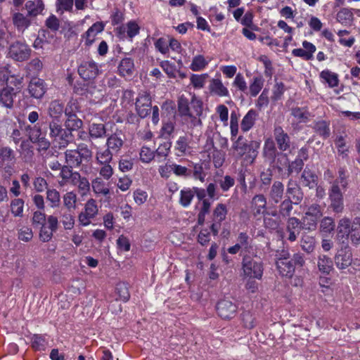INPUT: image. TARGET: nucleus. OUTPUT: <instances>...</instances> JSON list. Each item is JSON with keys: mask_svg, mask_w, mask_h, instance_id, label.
Listing matches in <instances>:
<instances>
[{"mask_svg": "<svg viewBox=\"0 0 360 360\" xmlns=\"http://www.w3.org/2000/svg\"><path fill=\"white\" fill-rule=\"evenodd\" d=\"M353 19L352 13L347 8L341 9L337 14V20L342 25H347L352 22Z\"/></svg>", "mask_w": 360, "mask_h": 360, "instance_id": "64", "label": "nucleus"}, {"mask_svg": "<svg viewBox=\"0 0 360 360\" xmlns=\"http://www.w3.org/2000/svg\"><path fill=\"white\" fill-rule=\"evenodd\" d=\"M241 264L243 274L245 277L250 279H262L264 272V264L261 259L257 255H244Z\"/></svg>", "mask_w": 360, "mask_h": 360, "instance_id": "3", "label": "nucleus"}, {"mask_svg": "<svg viewBox=\"0 0 360 360\" xmlns=\"http://www.w3.org/2000/svg\"><path fill=\"white\" fill-rule=\"evenodd\" d=\"M100 72L98 64L94 60L84 61L78 67V73L84 80L95 79Z\"/></svg>", "mask_w": 360, "mask_h": 360, "instance_id": "11", "label": "nucleus"}, {"mask_svg": "<svg viewBox=\"0 0 360 360\" xmlns=\"http://www.w3.org/2000/svg\"><path fill=\"white\" fill-rule=\"evenodd\" d=\"M72 185L77 186L78 189L86 193L90 189V183L85 176H82L77 172H75V176L72 180Z\"/></svg>", "mask_w": 360, "mask_h": 360, "instance_id": "38", "label": "nucleus"}, {"mask_svg": "<svg viewBox=\"0 0 360 360\" xmlns=\"http://www.w3.org/2000/svg\"><path fill=\"white\" fill-rule=\"evenodd\" d=\"M237 309L236 304L228 300H222L217 305V314L224 319H230L234 317Z\"/></svg>", "mask_w": 360, "mask_h": 360, "instance_id": "13", "label": "nucleus"}, {"mask_svg": "<svg viewBox=\"0 0 360 360\" xmlns=\"http://www.w3.org/2000/svg\"><path fill=\"white\" fill-rule=\"evenodd\" d=\"M134 61L129 58H125L121 60L118 70L123 76L131 75L134 70Z\"/></svg>", "mask_w": 360, "mask_h": 360, "instance_id": "50", "label": "nucleus"}, {"mask_svg": "<svg viewBox=\"0 0 360 360\" xmlns=\"http://www.w3.org/2000/svg\"><path fill=\"white\" fill-rule=\"evenodd\" d=\"M106 129L103 124L93 123L89 127V139H103L105 136Z\"/></svg>", "mask_w": 360, "mask_h": 360, "instance_id": "35", "label": "nucleus"}, {"mask_svg": "<svg viewBox=\"0 0 360 360\" xmlns=\"http://www.w3.org/2000/svg\"><path fill=\"white\" fill-rule=\"evenodd\" d=\"M92 188L97 195H107L110 193V189L101 178L97 177L92 181Z\"/></svg>", "mask_w": 360, "mask_h": 360, "instance_id": "43", "label": "nucleus"}, {"mask_svg": "<svg viewBox=\"0 0 360 360\" xmlns=\"http://www.w3.org/2000/svg\"><path fill=\"white\" fill-rule=\"evenodd\" d=\"M320 77L330 88L335 87L338 85L339 79L337 73L333 72L329 70H324L320 73Z\"/></svg>", "mask_w": 360, "mask_h": 360, "instance_id": "41", "label": "nucleus"}, {"mask_svg": "<svg viewBox=\"0 0 360 360\" xmlns=\"http://www.w3.org/2000/svg\"><path fill=\"white\" fill-rule=\"evenodd\" d=\"M46 89L44 81L39 78H33L28 85L30 96L36 99L41 98L46 92Z\"/></svg>", "mask_w": 360, "mask_h": 360, "instance_id": "17", "label": "nucleus"}, {"mask_svg": "<svg viewBox=\"0 0 360 360\" xmlns=\"http://www.w3.org/2000/svg\"><path fill=\"white\" fill-rule=\"evenodd\" d=\"M124 140L125 138L123 133L121 131H116L107 138L105 146L114 155H117L120 153L124 146Z\"/></svg>", "mask_w": 360, "mask_h": 360, "instance_id": "14", "label": "nucleus"}, {"mask_svg": "<svg viewBox=\"0 0 360 360\" xmlns=\"http://www.w3.org/2000/svg\"><path fill=\"white\" fill-rule=\"evenodd\" d=\"M266 198L263 194L255 195L251 200V209L254 216L265 214L266 211Z\"/></svg>", "mask_w": 360, "mask_h": 360, "instance_id": "24", "label": "nucleus"}, {"mask_svg": "<svg viewBox=\"0 0 360 360\" xmlns=\"http://www.w3.org/2000/svg\"><path fill=\"white\" fill-rule=\"evenodd\" d=\"M14 96L15 93L13 88L10 86L4 87L0 91V104L6 108H12Z\"/></svg>", "mask_w": 360, "mask_h": 360, "instance_id": "29", "label": "nucleus"}, {"mask_svg": "<svg viewBox=\"0 0 360 360\" xmlns=\"http://www.w3.org/2000/svg\"><path fill=\"white\" fill-rule=\"evenodd\" d=\"M95 158L98 165L110 163L114 154L106 147L105 149L97 148Z\"/></svg>", "mask_w": 360, "mask_h": 360, "instance_id": "36", "label": "nucleus"}, {"mask_svg": "<svg viewBox=\"0 0 360 360\" xmlns=\"http://www.w3.org/2000/svg\"><path fill=\"white\" fill-rule=\"evenodd\" d=\"M311 127L319 136L324 139H328L330 135L329 122L323 120L315 121Z\"/></svg>", "mask_w": 360, "mask_h": 360, "instance_id": "31", "label": "nucleus"}, {"mask_svg": "<svg viewBox=\"0 0 360 360\" xmlns=\"http://www.w3.org/2000/svg\"><path fill=\"white\" fill-rule=\"evenodd\" d=\"M15 153L14 150L8 146H4L0 150V169L6 163L15 164Z\"/></svg>", "mask_w": 360, "mask_h": 360, "instance_id": "32", "label": "nucleus"}, {"mask_svg": "<svg viewBox=\"0 0 360 360\" xmlns=\"http://www.w3.org/2000/svg\"><path fill=\"white\" fill-rule=\"evenodd\" d=\"M31 51L32 50L27 44L17 41L9 46L7 57L15 61L22 62L30 58Z\"/></svg>", "mask_w": 360, "mask_h": 360, "instance_id": "6", "label": "nucleus"}, {"mask_svg": "<svg viewBox=\"0 0 360 360\" xmlns=\"http://www.w3.org/2000/svg\"><path fill=\"white\" fill-rule=\"evenodd\" d=\"M291 115L300 123H306L309 120V113L304 108H295L292 109Z\"/></svg>", "mask_w": 360, "mask_h": 360, "instance_id": "58", "label": "nucleus"}, {"mask_svg": "<svg viewBox=\"0 0 360 360\" xmlns=\"http://www.w3.org/2000/svg\"><path fill=\"white\" fill-rule=\"evenodd\" d=\"M330 207L336 213H341L344 210L343 195L337 181H334L328 192Z\"/></svg>", "mask_w": 360, "mask_h": 360, "instance_id": "8", "label": "nucleus"}, {"mask_svg": "<svg viewBox=\"0 0 360 360\" xmlns=\"http://www.w3.org/2000/svg\"><path fill=\"white\" fill-rule=\"evenodd\" d=\"M191 138L188 136H181L176 141L174 149L178 156H183L190 154L192 148L190 146Z\"/></svg>", "mask_w": 360, "mask_h": 360, "instance_id": "25", "label": "nucleus"}, {"mask_svg": "<svg viewBox=\"0 0 360 360\" xmlns=\"http://www.w3.org/2000/svg\"><path fill=\"white\" fill-rule=\"evenodd\" d=\"M351 221L348 218L341 219L338 226V236L341 235L342 238L345 236L349 237L351 232Z\"/></svg>", "mask_w": 360, "mask_h": 360, "instance_id": "54", "label": "nucleus"}, {"mask_svg": "<svg viewBox=\"0 0 360 360\" xmlns=\"http://www.w3.org/2000/svg\"><path fill=\"white\" fill-rule=\"evenodd\" d=\"M49 127L50 136L58 141L60 148L65 147L70 141V132L62 127L60 120H51Z\"/></svg>", "mask_w": 360, "mask_h": 360, "instance_id": "5", "label": "nucleus"}, {"mask_svg": "<svg viewBox=\"0 0 360 360\" xmlns=\"http://www.w3.org/2000/svg\"><path fill=\"white\" fill-rule=\"evenodd\" d=\"M75 172L72 171V167L68 165H63L60 169L59 176L61 181H59L60 186H64L68 183L72 184Z\"/></svg>", "mask_w": 360, "mask_h": 360, "instance_id": "40", "label": "nucleus"}, {"mask_svg": "<svg viewBox=\"0 0 360 360\" xmlns=\"http://www.w3.org/2000/svg\"><path fill=\"white\" fill-rule=\"evenodd\" d=\"M257 116L258 113L256 110L250 109L241 121V129L245 132L248 131L254 126Z\"/></svg>", "mask_w": 360, "mask_h": 360, "instance_id": "33", "label": "nucleus"}, {"mask_svg": "<svg viewBox=\"0 0 360 360\" xmlns=\"http://www.w3.org/2000/svg\"><path fill=\"white\" fill-rule=\"evenodd\" d=\"M274 136L278 149L281 151H286L290 147V138L283 130L282 127L276 126L274 129Z\"/></svg>", "mask_w": 360, "mask_h": 360, "instance_id": "16", "label": "nucleus"}, {"mask_svg": "<svg viewBox=\"0 0 360 360\" xmlns=\"http://www.w3.org/2000/svg\"><path fill=\"white\" fill-rule=\"evenodd\" d=\"M272 177L273 173L270 169L260 173L259 180L261 184L259 187L261 190H266L269 188L272 181Z\"/></svg>", "mask_w": 360, "mask_h": 360, "instance_id": "57", "label": "nucleus"}, {"mask_svg": "<svg viewBox=\"0 0 360 360\" xmlns=\"http://www.w3.org/2000/svg\"><path fill=\"white\" fill-rule=\"evenodd\" d=\"M117 32L120 38L127 37L132 39L139 34L140 26L135 20H129L126 24L119 27Z\"/></svg>", "mask_w": 360, "mask_h": 360, "instance_id": "20", "label": "nucleus"}, {"mask_svg": "<svg viewBox=\"0 0 360 360\" xmlns=\"http://www.w3.org/2000/svg\"><path fill=\"white\" fill-rule=\"evenodd\" d=\"M227 212L226 205L222 203L217 204L213 212L214 221L217 223L223 221L226 219Z\"/></svg>", "mask_w": 360, "mask_h": 360, "instance_id": "55", "label": "nucleus"}, {"mask_svg": "<svg viewBox=\"0 0 360 360\" xmlns=\"http://www.w3.org/2000/svg\"><path fill=\"white\" fill-rule=\"evenodd\" d=\"M300 182L303 186L314 189L318 185L319 177L316 172L307 165L300 176Z\"/></svg>", "mask_w": 360, "mask_h": 360, "instance_id": "18", "label": "nucleus"}, {"mask_svg": "<svg viewBox=\"0 0 360 360\" xmlns=\"http://www.w3.org/2000/svg\"><path fill=\"white\" fill-rule=\"evenodd\" d=\"M13 22L18 31H25L30 25V20L22 13H15L13 15Z\"/></svg>", "mask_w": 360, "mask_h": 360, "instance_id": "37", "label": "nucleus"}, {"mask_svg": "<svg viewBox=\"0 0 360 360\" xmlns=\"http://www.w3.org/2000/svg\"><path fill=\"white\" fill-rule=\"evenodd\" d=\"M27 130L29 139L32 143H36L37 141H39V139L45 136V132L42 131L41 126L39 124L28 127Z\"/></svg>", "mask_w": 360, "mask_h": 360, "instance_id": "53", "label": "nucleus"}, {"mask_svg": "<svg viewBox=\"0 0 360 360\" xmlns=\"http://www.w3.org/2000/svg\"><path fill=\"white\" fill-rule=\"evenodd\" d=\"M178 111L184 121L188 122L189 127L201 126L200 117L202 114V103L195 95L192 96L191 101L181 96L178 101Z\"/></svg>", "mask_w": 360, "mask_h": 360, "instance_id": "1", "label": "nucleus"}, {"mask_svg": "<svg viewBox=\"0 0 360 360\" xmlns=\"http://www.w3.org/2000/svg\"><path fill=\"white\" fill-rule=\"evenodd\" d=\"M263 155L270 162H274L277 156L285 158L288 161L287 155L285 153L278 152L275 142L271 138H268L264 141Z\"/></svg>", "mask_w": 360, "mask_h": 360, "instance_id": "15", "label": "nucleus"}, {"mask_svg": "<svg viewBox=\"0 0 360 360\" xmlns=\"http://www.w3.org/2000/svg\"><path fill=\"white\" fill-rule=\"evenodd\" d=\"M25 8L29 15L37 16L41 13L44 5L42 0H29L25 4Z\"/></svg>", "mask_w": 360, "mask_h": 360, "instance_id": "34", "label": "nucleus"}, {"mask_svg": "<svg viewBox=\"0 0 360 360\" xmlns=\"http://www.w3.org/2000/svg\"><path fill=\"white\" fill-rule=\"evenodd\" d=\"M289 253L283 255V257H280L276 262V266L281 276L291 278L295 273V266L292 261L288 260Z\"/></svg>", "mask_w": 360, "mask_h": 360, "instance_id": "22", "label": "nucleus"}, {"mask_svg": "<svg viewBox=\"0 0 360 360\" xmlns=\"http://www.w3.org/2000/svg\"><path fill=\"white\" fill-rule=\"evenodd\" d=\"M259 145V143L256 141L250 143L243 141V137L239 136L232 148L236 152L235 155L237 160L243 158L245 164L251 165L257 156Z\"/></svg>", "mask_w": 360, "mask_h": 360, "instance_id": "2", "label": "nucleus"}, {"mask_svg": "<svg viewBox=\"0 0 360 360\" xmlns=\"http://www.w3.org/2000/svg\"><path fill=\"white\" fill-rule=\"evenodd\" d=\"M284 194V185L280 181H275L271 186L269 197L271 201L278 203Z\"/></svg>", "mask_w": 360, "mask_h": 360, "instance_id": "30", "label": "nucleus"}, {"mask_svg": "<svg viewBox=\"0 0 360 360\" xmlns=\"http://www.w3.org/2000/svg\"><path fill=\"white\" fill-rule=\"evenodd\" d=\"M98 213V207L96 200L89 199L84 204V211L81 212L78 216V221L83 226H87L91 223Z\"/></svg>", "mask_w": 360, "mask_h": 360, "instance_id": "7", "label": "nucleus"}, {"mask_svg": "<svg viewBox=\"0 0 360 360\" xmlns=\"http://www.w3.org/2000/svg\"><path fill=\"white\" fill-rule=\"evenodd\" d=\"M349 237L353 245H358L360 244V217H356L354 219Z\"/></svg>", "mask_w": 360, "mask_h": 360, "instance_id": "42", "label": "nucleus"}, {"mask_svg": "<svg viewBox=\"0 0 360 360\" xmlns=\"http://www.w3.org/2000/svg\"><path fill=\"white\" fill-rule=\"evenodd\" d=\"M264 79L262 76H257L252 78V81L250 84L249 90L250 96L255 97L262 90L264 86Z\"/></svg>", "mask_w": 360, "mask_h": 360, "instance_id": "51", "label": "nucleus"}, {"mask_svg": "<svg viewBox=\"0 0 360 360\" xmlns=\"http://www.w3.org/2000/svg\"><path fill=\"white\" fill-rule=\"evenodd\" d=\"M151 103L152 101L149 93L143 91L139 94L135 102V109L139 117L143 119L149 115L152 109Z\"/></svg>", "mask_w": 360, "mask_h": 360, "instance_id": "9", "label": "nucleus"}, {"mask_svg": "<svg viewBox=\"0 0 360 360\" xmlns=\"http://www.w3.org/2000/svg\"><path fill=\"white\" fill-rule=\"evenodd\" d=\"M237 244L240 246L243 251L250 252V249L252 248L251 246V240L248 235L245 232H241L239 233L237 238Z\"/></svg>", "mask_w": 360, "mask_h": 360, "instance_id": "62", "label": "nucleus"}, {"mask_svg": "<svg viewBox=\"0 0 360 360\" xmlns=\"http://www.w3.org/2000/svg\"><path fill=\"white\" fill-rule=\"evenodd\" d=\"M103 29L104 25L102 22H96L94 23L83 35L85 45L91 46L95 41L96 35L101 33Z\"/></svg>", "mask_w": 360, "mask_h": 360, "instance_id": "27", "label": "nucleus"}, {"mask_svg": "<svg viewBox=\"0 0 360 360\" xmlns=\"http://www.w3.org/2000/svg\"><path fill=\"white\" fill-rule=\"evenodd\" d=\"M335 264L339 269H345L352 264V252L348 248H342L334 257Z\"/></svg>", "mask_w": 360, "mask_h": 360, "instance_id": "23", "label": "nucleus"}, {"mask_svg": "<svg viewBox=\"0 0 360 360\" xmlns=\"http://www.w3.org/2000/svg\"><path fill=\"white\" fill-rule=\"evenodd\" d=\"M46 200L49 202V206L51 208H56L60 204V195L56 189H47L46 191Z\"/></svg>", "mask_w": 360, "mask_h": 360, "instance_id": "52", "label": "nucleus"}, {"mask_svg": "<svg viewBox=\"0 0 360 360\" xmlns=\"http://www.w3.org/2000/svg\"><path fill=\"white\" fill-rule=\"evenodd\" d=\"M316 240L314 237L308 234H303L300 240V246L303 251L309 254L314 252L316 247Z\"/></svg>", "mask_w": 360, "mask_h": 360, "instance_id": "39", "label": "nucleus"}, {"mask_svg": "<svg viewBox=\"0 0 360 360\" xmlns=\"http://www.w3.org/2000/svg\"><path fill=\"white\" fill-rule=\"evenodd\" d=\"M194 198L193 188H184L180 191L179 203L184 207H188Z\"/></svg>", "mask_w": 360, "mask_h": 360, "instance_id": "47", "label": "nucleus"}, {"mask_svg": "<svg viewBox=\"0 0 360 360\" xmlns=\"http://www.w3.org/2000/svg\"><path fill=\"white\" fill-rule=\"evenodd\" d=\"M206 150L209 153L208 157L212 159L214 166L216 168H219L222 166L224 162V155L223 153L216 148L214 145L212 139H207L205 145Z\"/></svg>", "mask_w": 360, "mask_h": 360, "instance_id": "19", "label": "nucleus"}, {"mask_svg": "<svg viewBox=\"0 0 360 360\" xmlns=\"http://www.w3.org/2000/svg\"><path fill=\"white\" fill-rule=\"evenodd\" d=\"M210 60H207L202 55H197L193 58L190 65V69L194 72L204 70L209 64Z\"/></svg>", "mask_w": 360, "mask_h": 360, "instance_id": "45", "label": "nucleus"}, {"mask_svg": "<svg viewBox=\"0 0 360 360\" xmlns=\"http://www.w3.org/2000/svg\"><path fill=\"white\" fill-rule=\"evenodd\" d=\"M60 221L65 230H71L75 226V216L71 211H65L61 214Z\"/></svg>", "mask_w": 360, "mask_h": 360, "instance_id": "56", "label": "nucleus"}, {"mask_svg": "<svg viewBox=\"0 0 360 360\" xmlns=\"http://www.w3.org/2000/svg\"><path fill=\"white\" fill-rule=\"evenodd\" d=\"M47 226L45 224L39 227L40 229L39 238L44 243L49 242L52 239L53 233L58 228V219L54 215H49L47 217Z\"/></svg>", "mask_w": 360, "mask_h": 360, "instance_id": "10", "label": "nucleus"}, {"mask_svg": "<svg viewBox=\"0 0 360 360\" xmlns=\"http://www.w3.org/2000/svg\"><path fill=\"white\" fill-rule=\"evenodd\" d=\"M319 219L313 217L311 216H308V214H305L303 217L301 226L303 229L312 231L314 230L317 225V221Z\"/></svg>", "mask_w": 360, "mask_h": 360, "instance_id": "63", "label": "nucleus"}, {"mask_svg": "<svg viewBox=\"0 0 360 360\" xmlns=\"http://www.w3.org/2000/svg\"><path fill=\"white\" fill-rule=\"evenodd\" d=\"M56 11L60 14L64 12H72L73 10L74 0H56Z\"/></svg>", "mask_w": 360, "mask_h": 360, "instance_id": "59", "label": "nucleus"}, {"mask_svg": "<svg viewBox=\"0 0 360 360\" xmlns=\"http://www.w3.org/2000/svg\"><path fill=\"white\" fill-rule=\"evenodd\" d=\"M64 112V104L59 100L50 102L47 108V113L52 120H60Z\"/></svg>", "mask_w": 360, "mask_h": 360, "instance_id": "28", "label": "nucleus"}, {"mask_svg": "<svg viewBox=\"0 0 360 360\" xmlns=\"http://www.w3.org/2000/svg\"><path fill=\"white\" fill-rule=\"evenodd\" d=\"M318 267L320 271L328 274L333 269L332 259L325 255H320L318 259Z\"/></svg>", "mask_w": 360, "mask_h": 360, "instance_id": "48", "label": "nucleus"}, {"mask_svg": "<svg viewBox=\"0 0 360 360\" xmlns=\"http://www.w3.org/2000/svg\"><path fill=\"white\" fill-rule=\"evenodd\" d=\"M83 125L82 121L79 119L77 115H70L65 121V127L67 130L71 133V131H75L80 129Z\"/></svg>", "mask_w": 360, "mask_h": 360, "instance_id": "60", "label": "nucleus"}, {"mask_svg": "<svg viewBox=\"0 0 360 360\" xmlns=\"http://www.w3.org/2000/svg\"><path fill=\"white\" fill-rule=\"evenodd\" d=\"M208 77L209 75L207 73L201 75L193 74L190 77L191 84L195 89H201L205 86L206 79Z\"/></svg>", "mask_w": 360, "mask_h": 360, "instance_id": "61", "label": "nucleus"}, {"mask_svg": "<svg viewBox=\"0 0 360 360\" xmlns=\"http://www.w3.org/2000/svg\"><path fill=\"white\" fill-rule=\"evenodd\" d=\"M302 229L301 221L299 219L294 217H290L286 223L285 233L288 234L286 238L290 242L295 241Z\"/></svg>", "mask_w": 360, "mask_h": 360, "instance_id": "21", "label": "nucleus"}, {"mask_svg": "<svg viewBox=\"0 0 360 360\" xmlns=\"http://www.w3.org/2000/svg\"><path fill=\"white\" fill-rule=\"evenodd\" d=\"M77 196L73 191L67 192L63 196V202L67 211H73L77 208Z\"/></svg>", "mask_w": 360, "mask_h": 360, "instance_id": "46", "label": "nucleus"}, {"mask_svg": "<svg viewBox=\"0 0 360 360\" xmlns=\"http://www.w3.org/2000/svg\"><path fill=\"white\" fill-rule=\"evenodd\" d=\"M287 198L293 200L294 204H300L304 198V193L298 182L290 178L286 185Z\"/></svg>", "mask_w": 360, "mask_h": 360, "instance_id": "12", "label": "nucleus"}, {"mask_svg": "<svg viewBox=\"0 0 360 360\" xmlns=\"http://www.w3.org/2000/svg\"><path fill=\"white\" fill-rule=\"evenodd\" d=\"M335 145L338 150V155L342 158L348 157L349 147L347 146L345 136L338 135L335 139Z\"/></svg>", "mask_w": 360, "mask_h": 360, "instance_id": "44", "label": "nucleus"}, {"mask_svg": "<svg viewBox=\"0 0 360 360\" xmlns=\"http://www.w3.org/2000/svg\"><path fill=\"white\" fill-rule=\"evenodd\" d=\"M209 90L212 94L219 97L229 96L228 89L219 78H213L210 81Z\"/></svg>", "mask_w": 360, "mask_h": 360, "instance_id": "26", "label": "nucleus"}, {"mask_svg": "<svg viewBox=\"0 0 360 360\" xmlns=\"http://www.w3.org/2000/svg\"><path fill=\"white\" fill-rule=\"evenodd\" d=\"M65 156L67 165L76 168L81 165L82 161L89 162L91 159L92 151L86 144L82 143L76 150H66Z\"/></svg>", "mask_w": 360, "mask_h": 360, "instance_id": "4", "label": "nucleus"}, {"mask_svg": "<svg viewBox=\"0 0 360 360\" xmlns=\"http://www.w3.org/2000/svg\"><path fill=\"white\" fill-rule=\"evenodd\" d=\"M25 202L21 198H14L11 201V212L14 217H22L23 216Z\"/></svg>", "mask_w": 360, "mask_h": 360, "instance_id": "49", "label": "nucleus"}]
</instances>
